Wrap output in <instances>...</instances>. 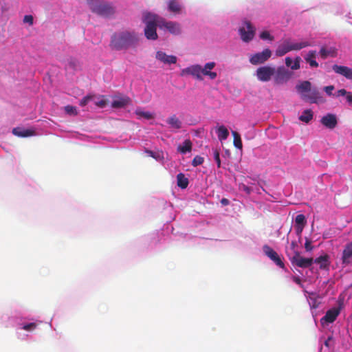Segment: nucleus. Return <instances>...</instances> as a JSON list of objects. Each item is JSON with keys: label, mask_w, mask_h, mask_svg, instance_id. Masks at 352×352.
<instances>
[{"label": "nucleus", "mask_w": 352, "mask_h": 352, "mask_svg": "<svg viewBox=\"0 0 352 352\" xmlns=\"http://www.w3.org/2000/svg\"><path fill=\"white\" fill-rule=\"evenodd\" d=\"M139 41L137 34L134 32L123 31L116 33L111 36V46L116 50L135 47Z\"/></svg>", "instance_id": "1"}, {"label": "nucleus", "mask_w": 352, "mask_h": 352, "mask_svg": "<svg viewBox=\"0 0 352 352\" xmlns=\"http://www.w3.org/2000/svg\"><path fill=\"white\" fill-rule=\"evenodd\" d=\"M91 10L100 16L109 17L114 14L115 8L111 3L100 0H87Z\"/></svg>", "instance_id": "2"}, {"label": "nucleus", "mask_w": 352, "mask_h": 352, "mask_svg": "<svg viewBox=\"0 0 352 352\" xmlns=\"http://www.w3.org/2000/svg\"><path fill=\"white\" fill-rule=\"evenodd\" d=\"M159 20L157 16L151 13H146L144 16V22L146 23L144 29V34L148 40H156L157 38V34L156 28L158 25Z\"/></svg>", "instance_id": "3"}, {"label": "nucleus", "mask_w": 352, "mask_h": 352, "mask_svg": "<svg viewBox=\"0 0 352 352\" xmlns=\"http://www.w3.org/2000/svg\"><path fill=\"white\" fill-rule=\"evenodd\" d=\"M255 28L249 21H244L239 32L243 41L248 43L253 39L255 35Z\"/></svg>", "instance_id": "4"}, {"label": "nucleus", "mask_w": 352, "mask_h": 352, "mask_svg": "<svg viewBox=\"0 0 352 352\" xmlns=\"http://www.w3.org/2000/svg\"><path fill=\"white\" fill-rule=\"evenodd\" d=\"M293 265L301 268H307L314 263L313 258L302 257L298 251H294V255L289 258Z\"/></svg>", "instance_id": "5"}, {"label": "nucleus", "mask_w": 352, "mask_h": 352, "mask_svg": "<svg viewBox=\"0 0 352 352\" xmlns=\"http://www.w3.org/2000/svg\"><path fill=\"white\" fill-rule=\"evenodd\" d=\"M275 74V67L268 65L258 67L256 71V76L261 82L270 81Z\"/></svg>", "instance_id": "6"}, {"label": "nucleus", "mask_w": 352, "mask_h": 352, "mask_svg": "<svg viewBox=\"0 0 352 352\" xmlns=\"http://www.w3.org/2000/svg\"><path fill=\"white\" fill-rule=\"evenodd\" d=\"M274 76V82L276 85H282L287 82L291 78V72L285 67H278L275 69V74Z\"/></svg>", "instance_id": "7"}, {"label": "nucleus", "mask_w": 352, "mask_h": 352, "mask_svg": "<svg viewBox=\"0 0 352 352\" xmlns=\"http://www.w3.org/2000/svg\"><path fill=\"white\" fill-rule=\"evenodd\" d=\"M272 56V51L267 48L261 52L254 54L250 57V63L253 65L263 64Z\"/></svg>", "instance_id": "8"}, {"label": "nucleus", "mask_w": 352, "mask_h": 352, "mask_svg": "<svg viewBox=\"0 0 352 352\" xmlns=\"http://www.w3.org/2000/svg\"><path fill=\"white\" fill-rule=\"evenodd\" d=\"M158 25L160 28H166L168 32L173 34L178 35L181 33L180 25L174 21H166L161 19L158 21Z\"/></svg>", "instance_id": "9"}, {"label": "nucleus", "mask_w": 352, "mask_h": 352, "mask_svg": "<svg viewBox=\"0 0 352 352\" xmlns=\"http://www.w3.org/2000/svg\"><path fill=\"white\" fill-rule=\"evenodd\" d=\"M263 252L265 254L273 261L278 266L281 268L285 267V265L282 261L279 255L275 252L271 247L267 245H265L263 247Z\"/></svg>", "instance_id": "10"}, {"label": "nucleus", "mask_w": 352, "mask_h": 352, "mask_svg": "<svg viewBox=\"0 0 352 352\" xmlns=\"http://www.w3.org/2000/svg\"><path fill=\"white\" fill-rule=\"evenodd\" d=\"M181 75H191L197 80H203V77L201 76V66L199 65H193L182 69Z\"/></svg>", "instance_id": "11"}, {"label": "nucleus", "mask_w": 352, "mask_h": 352, "mask_svg": "<svg viewBox=\"0 0 352 352\" xmlns=\"http://www.w3.org/2000/svg\"><path fill=\"white\" fill-rule=\"evenodd\" d=\"M341 261L342 265L347 266L352 263V241L346 243L342 250Z\"/></svg>", "instance_id": "12"}, {"label": "nucleus", "mask_w": 352, "mask_h": 352, "mask_svg": "<svg viewBox=\"0 0 352 352\" xmlns=\"http://www.w3.org/2000/svg\"><path fill=\"white\" fill-rule=\"evenodd\" d=\"M340 309L338 307H333L332 309H329L325 315L321 318L320 322L322 324H324V322L326 323H332L333 322L338 315L340 314Z\"/></svg>", "instance_id": "13"}, {"label": "nucleus", "mask_w": 352, "mask_h": 352, "mask_svg": "<svg viewBox=\"0 0 352 352\" xmlns=\"http://www.w3.org/2000/svg\"><path fill=\"white\" fill-rule=\"evenodd\" d=\"M155 58L164 64H175L177 58L173 55H168L162 51H158L156 53Z\"/></svg>", "instance_id": "14"}, {"label": "nucleus", "mask_w": 352, "mask_h": 352, "mask_svg": "<svg viewBox=\"0 0 352 352\" xmlns=\"http://www.w3.org/2000/svg\"><path fill=\"white\" fill-rule=\"evenodd\" d=\"M216 64L214 62H209L205 64L204 67H201V76H207L210 79L214 80L217 78V74L211 70L214 69Z\"/></svg>", "instance_id": "15"}, {"label": "nucleus", "mask_w": 352, "mask_h": 352, "mask_svg": "<svg viewBox=\"0 0 352 352\" xmlns=\"http://www.w3.org/2000/svg\"><path fill=\"white\" fill-rule=\"evenodd\" d=\"M321 123L328 129H334L337 124V118L334 114L328 113L321 119Z\"/></svg>", "instance_id": "16"}, {"label": "nucleus", "mask_w": 352, "mask_h": 352, "mask_svg": "<svg viewBox=\"0 0 352 352\" xmlns=\"http://www.w3.org/2000/svg\"><path fill=\"white\" fill-rule=\"evenodd\" d=\"M333 70L338 74L344 76L346 78L352 80V69L346 67L334 65L332 67Z\"/></svg>", "instance_id": "17"}, {"label": "nucleus", "mask_w": 352, "mask_h": 352, "mask_svg": "<svg viewBox=\"0 0 352 352\" xmlns=\"http://www.w3.org/2000/svg\"><path fill=\"white\" fill-rule=\"evenodd\" d=\"M291 45H290V40L286 39L283 41V43L280 45H279L276 50V55L277 56H283L289 52H291L292 50L290 49Z\"/></svg>", "instance_id": "18"}, {"label": "nucleus", "mask_w": 352, "mask_h": 352, "mask_svg": "<svg viewBox=\"0 0 352 352\" xmlns=\"http://www.w3.org/2000/svg\"><path fill=\"white\" fill-rule=\"evenodd\" d=\"M12 133L18 137L26 138L35 135V131L30 129H23L22 127H16L12 129Z\"/></svg>", "instance_id": "19"}, {"label": "nucleus", "mask_w": 352, "mask_h": 352, "mask_svg": "<svg viewBox=\"0 0 352 352\" xmlns=\"http://www.w3.org/2000/svg\"><path fill=\"white\" fill-rule=\"evenodd\" d=\"M319 54L322 59H326L328 56L336 57L337 56V50L334 47H330L327 49L326 47L322 46L320 50Z\"/></svg>", "instance_id": "20"}, {"label": "nucleus", "mask_w": 352, "mask_h": 352, "mask_svg": "<svg viewBox=\"0 0 352 352\" xmlns=\"http://www.w3.org/2000/svg\"><path fill=\"white\" fill-rule=\"evenodd\" d=\"M166 123L173 129L179 130L182 127V121L175 114L170 116L166 119Z\"/></svg>", "instance_id": "21"}, {"label": "nucleus", "mask_w": 352, "mask_h": 352, "mask_svg": "<svg viewBox=\"0 0 352 352\" xmlns=\"http://www.w3.org/2000/svg\"><path fill=\"white\" fill-rule=\"evenodd\" d=\"M329 256L328 254H324L319 256L314 260V262L320 265V269H327L330 265Z\"/></svg>", "instance_id": "22"}, {"label": "nucleus", "mask_w": 352, "mask_h": 352, "mask_svg": "<svg viewBox=\"0 0 352 352\" xmlns=\"http://www.w3.org/2000/svg\"><path fill=\"white\" fill-rule=\"evenodd\" d=\"M316 51L311 50L309 51L306 56L305 57V60L307 63L309 64L311 67H318V63L314 60L316 57Z\"/></svg>", "instance_id": "23"}, {"label": "nucleus", "mask_w": 352, "mask_h": 352, "mask_svg": "<svg viewBox=\"0 0 352 352\" xmlns=\"http://www.w3.org/2000/svg\"><path fill=\"white\" fill-rule=\"evenodd\" d=\"M296 89L300 94L311 91V84L309 81L305 80L297 85Z\"/></svg>", "instance_id": "24"}, {"label": "nucleus", "mask_w": 352, "mask_h": 352, "mask_svg": "<svg viewBox=\"0 0 352 352\" xmlns=\"http://www.w3.org/2000/svg\"><path fill=\"white\" fill-rule=\"evenodd\" d=\"M169 11L178 14L181 12V6L177 0H170L168 3Z\"/></svg>", "instance_id": "25"}, {"label": "nucleus", "mask_w": 352, "mask_h": 352, "mask_svg": "<svg viewBox=\"0 0 352 352\" xmlns=\"http://www.w3.org/2000/svg\"><path fill=\"white\" fill-rule=\"evenodd\" d=\"M177 186L182 189L186 188L189 183L188 178L183 173H179L177 175Z\"/></svg>", "instance_id": "26"}, {"label": "nucleus", "mask_w": 352, "mask_h": 352, "mask_svg": "<svg viewBox=\"0 0 352 352\" xmlns=\"http://www.w3.org/2000/svg\"><path fill=\"white\" fill-rule=\"evenodd\" d=\"M192 150V142L190 140H186L183 145H179L177 148V151L181 153H186L190 152Z\"/></svg>", "instance_id": "27"}, {"label": "nucleus", "mask_w": 352, "mask_h": 352, "mask_svg": "<svg viewBox=\"0 0 352 352\" xmlns=\"http://www.w3.org/2000/svg\"><path fill=\"white\" fill-rule=\"evenodd\" d=\"M290 45H291L290 49L292 50V51L300 50L302 48H305V47L311 45V44L309 42L306 41H302L300 43H294L290 42Z\"/></svg>", "instance_id": "28"}, {"label": "nucleus", "mask_w": 352, "mask_h": 352, "mask_svg": "<svg viewBox=\"0 0 352 352\" xmlns=\"http://www.w3.org/2000/svg\"><path fill=\"white\" fill-rule=\"evenodd\" d=\"M217 136L220 141L225 140L229 136V131L224 126H220L217 129Z\"/></svg>", "instance_id": "29"}, {"label": "nucleus", "mask_w": 352, "mask_h": 352, "mask_svg": "<svg viewBox=\"0 0 352 352\" xmlns=\"http://www.w3.org/2000/svg\"><path fill=\"white\" fill-rule=\"evenodd\" d=\"M129 99L128 98H122L118 100H115L111 103L113 108H122L125 107L129 103Z\"/></svg>", "instance_id": "30"}, {"label": "nucleus", "mask_w": 352, "mask_h": 352, "mask_svg": "<svg viewBox=\"0 0 352 352\" xmlns=\"http://www.w3.org/2000/svg\"><path fill=\"white\" fill-rule=\"evenodd\" d=\"M313 118V112L311 109L305 110L299 117V120L305 123L309 122Z\"/></svg>", "instance_id": "31"}, {"label": "nucleus", "mask_w": 352, "mask_h": 352, "mask_svg": "<svg viewBox=\"0 0 352 352\" xmlns=\"http://www.w3.org/2000/svg\"><path fill=\"white\" fill-rule=\"evenodd\" d=\"M232 134L233 138H234V140H233L234 146L239 149H242L243 144H242L241 135H239V133L235 131H232Z\"/></svg>", "instance_id": "32"}, {"label": "nucleus", "mask_w": 352, "mask_h": 352, "mask_svg": "<svg viewBox=\"0 0 352 352\" xmlns=\"http://www.w3.org/2000/svg\"><path fill=\"white\" fill-rule=\"evenodd\" d=\"M66 67L76 70L79 68L80 63L77 59L70 57L67 60Z\"/></svg>", "instance_id": "33"}, {"label": "nucleus", "mask_w": 352, "mask_h": 352, "mask_svg": "<svg viewBox=\"0 0 352 352\" xmlns=\"http://www.w3.org/2000/svg\"><path fill=\"white\" fill-rule=\"evenodd\" d=\"M295 222L297 225L300 226V228H298V232H302L305 225L307 223L305 215L302 214H298L296 217Z\"/></svg>", "instance_id": "34"}, {"label": "nucleus", "mask_w": 352, "mask_h": 352, "mask_svg": "<svg viewBox=\"0 0 352 352\" xmlns=\"http://www.w3.org/2000/svg\"><path fill=\"white\" fill-rule=\"evenodd\" d=\"M319 93L316 90H313L311 91L309 95L304 96L303 98L309 100L311 103L317 102V98H318Z\"/></svg>", "instance_id": "35"}, {"label": "nucleus", "mask_w": 352, "mask_h": 352, "mask_svg": "<svg viewBox=\"0 0 352 352\" xmlns=\"http://www.w3.org/2000/svg\"><path fill=\"white\" fill-rule=\"evenodd\" d=\"M135 113H136V115H138L140 117H143L147 120H150L153 118V114L151 113H150L149 111H141L140 109H137L135 111Z\"/></svg>", "instance_id": "36"}, {"label": "nucleus", "mask_w": 352, "mask_h": 352, "mask_svg": "<svg viewBox=\"0 0 352 352\" xmlns=\"http://www.w3.org/2000/svg\"><path fill=\"white\" fill-rule=\"evenodd\" d=\"M108 103V100L104 98V97L102 96L100 98H99L98 100L94 101V104L98 106L100 108L104 107Z\"/></svg>", "instance_id": "37"}, {"label": "nucleus", "mask_w": 352, "mask_h": 352, "mask_svg": "<svg viewBox=\"0 0 352 352\" xmlns=\"http://www.w3.org/2000/svg\"><path fill=\"white\" fill-rule=\"evenodd\" d=\"M204 157L199 156V155H196L193 160H192V165L193 166H197L199 165H201L204 163Z\"/></svg>", "instance_id": "38"}, {"label": "nucleus", "mask_w": 352, "mask_h": 352, "mask_svg": "<svg viewBox=\"0 0 352 352\" xmlns=\"http://www.w3.org/2000/svg\"><path fill=\"white\" fill-rule=\"evenodd\" d=\"M260 38L262 39V40H270V41H273L274 40V36H272L270 32L268 31H263L262 32L261 34H260Z\"/></svg>", "instance_id": "39"}, {"label": "nucleus", "mask_w": 352, "mask_h": 352, "mask_svg": "<svg viewBox=\"0 0 352 352\" xmlns=\"http://www.w3.org/2000/svg\"><path fill=\"white\" fill-rule=\"evenodd\" d=\"M94 98L93 96H87L82 98L80 101V105L82 107H85L87 105L91 100Z\"/></svg>", "instance_id": "40"}, {"label": "nucleus", "mask_w": 352, "mask_h": 352, "mask_svg": "<svg viewBox=\"0 0 352 352\" xmlns=\"http://www.w3.org/2000/svg\"><path fill=\"white\" fill-rule=\"evenodd\" d=\"M65 111L67 113L70 115H76L77 111L75 107L67 105L65 107Z\"/></svg>", "instance_id": "41"}, {"label": "nucleus", "mask_w": 352, "mask_h": 352, "mask_svg": "<svg viewBox=\"0 0 352 352\" xmlns=\"http://www.w3.org/2000/svg\"><path fill=\"white\" fill-rule=\"evenodd\" d=\"M214 159L217 163L218 168L221 166V160L219 156V151L218 149L213 150Z\"/></svg>", "instance_id": "42"}, {"label": "nucleus", "mask_w": 352, "mask_h": 352, "mask_svg": "<svg viewBox=\"0 0 352 352\" xmlns=\"http://www.w3.org/2000/svg\"><path fill=\"white\" fill-rule=\"evenodd\" d=\"M300 58L299 56H297L294 62V64L291 66V69L293 70H296L300 68Z\"/></svg>", "instance_id": "43"}, {"label": "nucleus", "mask_w": 352, "mask_h": 352, "mask_svg": "<svg viewBox=\"0 0 352 352\" xmlns=\"http://www.w3.org/2000/svg\"><path fill=\"white\" fill-rule=\"evenodd\" d=\"M36 327V323L31 322V323L26 324L23 325V329H24L25 331H32V330L35 329Z\"/></svg>", "instance_id": "44"}, {"label": "nucleus", "mask_w": 352, "mask_h": 352, "mask_svg": "<svg viewBox=\"0 0 352 352\" xmlns=\"http://www.w3.org/2000/svg\"><path fill=\"white\" fill-rule=\"evenodd\" d=\"M305 248L307 252L311 251L314 248L313 245H311V241L307 238H306L305 240Z\"/></svg>", "instance_id": "45"}, {"label": "nucleus", "mask_w": 352, "mask_h": 352, "mask_svg": "<svg viewBox=\"0 0 352 352\" xmlns=\"http://www.w3.org/2000/svg\"><path fill=\"white\" fill-rule=\"evenodd\" d=\"M23 22L28 23L30 25L33 24V16L32 15H25L23 18Z\"/></svg>", "instance_id": "46"}, {"label": "nucleus", "mask_w": 352, "mask_h": 352, "mask_svg": "<svg viewBox=\"0 0 352 352\" xmlns=\"http://www.w3.org/2000/svg\"><path fill=\"white\" fill-rule=\"evenodd\" d=\"M324 91L327 93V95L331 96L332 91L334 89V87L333 85L327 86L324 87Z\"/></svg>", "instance_id": "47"}, {"label": "nucleus", "mask_w": 352, "mask_h": 352, "mask_svg": "<svg viewBox=\"0 0 352 352\" xmlns=\"http://www.w3.org/2000/svg\"><path fill=\"white\" fill-rule=\"evenodd\" d=\"M349 94H350V91H347L344 89H341L338 91V96H346V98L348 96Z\"/></svg>", "instance_id": "48"}, {"label": "nucleus", "mask_w": 352, "mask_h": 352, "mask_svg": "<svg viewBox=\"0 0 352 352\" xmlns=\"http://www.w3.org/2000/svg\"><path fill=\"white\" fill-rule=\"evenodd\" d=\"M292 63H293V60L291 58L289 57H287L285 58V65H287V67H290L292 65Z\"/></svg>", "instance_id": "49"}, {"label": "nucleus", "mask_w": 352, "mask_h": 352, "mask_svg": "<svg viewBox=\"0 0 352 352\" xmlns=\"http://www.w3.org/2000/svg\"><path fill=\"white\" fill-rule=\"evenodd\" d=\"M220 202L223 206H228L230 204V201L226 198L221 199Z\"/></svg>", "instance_id": "50"}, {"label": "nucleus", "mask_w": 352, "mask_h": 352, "mask_svg": "<svg viewBox=\"0 0 352 352\" xmlns=\"http://www.w3.org/2000/svg\"><path fill=\"white\" fill-rule=\"evenodd\" d=\"M346 99L349 104L352 105V92H350V94H349Z\"/></svg>", "instance_id": "51"}, {"label": "nucleus", "mask_w": 352, "mask_h": 352, "mask_svg": "<svg viewBox=\"0 0 352 352\" xmlns=\"http://www.w3.org/2000/svg\"><path fill=\"white\" fill-rule=\"evenodd\" d=\"M293 280L296 284L301 285V280L299 277L294 276Z\"/></svg>", "instance_id": "52"}, {"label": "nucleus", "mask_w": 352, "mask_h": 352, "mask_svg": "<svg viewBox=\"0 0 352 352\" xmlns=\"http://www.w3.org/2000/svg\"><path fill=\"white\" fill-rule=\"evenodd\" d=\"M332 340V337L331 336H329L325 341H324V345L327 346V347H329V342Z\"/></svg>", "instance_id": "53"}, {"label": "nucleus", "mask_w": 352, "mask_h": 352, "mask_svg": "<svg viewBox=\"0 0 352 352\" xmlns=\"http://www.w3.org/2000/svg\"><path fill=\"white\" fill-rule=\"evenodd\" d=\"M296 246H297L296 242V241H292V243H291V248L294 250V252L296 251L295 250Z\"/></svg>", "instance_id": "54"}, {"label": "nucleus", "mask_w": 352, "mask_h": 352, "mask_svg": "<svg viewBox=\"0 0 352 352\" xmlns=\"http://www.w3.org/2000/svg\"><path fill=\"white\" fill-rule=\"evenodd\" d=\"M243 190L248 193V194H250L251 190H250V188L246 186H243Z\"/></svg>", "instance_id": "55"}, {"label": "nucleus", "mask_w": 352, "mask_h": 352, "mask_svg": "<svg viewBox=\"0 0 352 352\" xmlns=\"http://www.w3.org/2000/svg\"><path fill=\"white\" fill-rule=\"evenodd\" d=\"M146 153L149 154L150 156H151L153 158H155V153L151 151H146Z\"/></svg>", "instance_id": "56"}]
</instances>
